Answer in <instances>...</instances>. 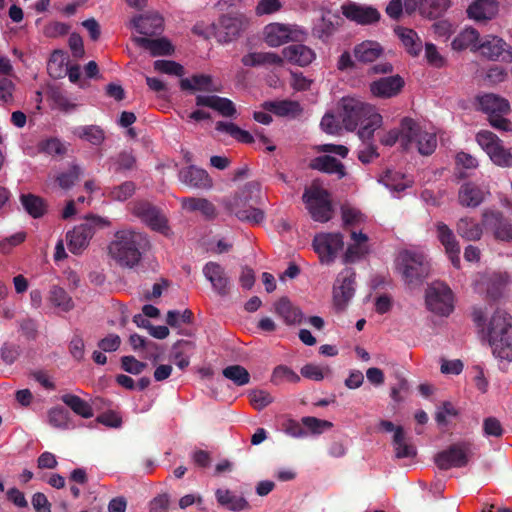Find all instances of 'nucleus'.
Instances as JSON below:
<instances>
[{
  "label": "nucleus",
  "mask_w": 512,
  "mask_h": 512,
  "mask_svg": "<svg viewBox=\"0 0 512 512\" xmlns=\"http://www.w3.org/2000/svg\"><path fill=\"white\" fill-rule=\"evenodd\" d=\"M472 319L488 338L495 357L512 361V316L503 310H496L486 323L485 311L476 307Z\"/></svg>",
  "instance_id": "obj_1"
},
{
  "label": "nucleus",
  "mask_w": 512,
  "mask_h": 512,
  "mask_svg": "<svg viewBox=\"0 0 512 512\" xmlns=\"http://www.w3.org/2000/svg\"><path fill=\"white\" fill-rule=\"evenodd\" d=\"M148 247L146 235L132 229H123L115 233L108 246V253L119 266L133 268L140 262L142 251Z\"/></svg>",
  "instance_id": "obj_2"
},
{
  "label": "nucleus",
  "mask_w": 512,
  "mask_h": 512,
  "mask_svg": "<svg viewBox=\"0 0 512 512\" xmlns=\"http://www.w3.org/2000/svg\"><path fill=\"white\" fill-rule=\"evenodd\" d=\"M260 195V184L256 181L246 183L233 196L223 198L221 204L227 212L234 214L240 221L259 224L264 219V212L253 207Z\"/></svg>",
  "instance_id": "obj_3"
},
{
  "label": "nucleus",
  "mask_w": 512,
  "mask_h": 512,
  "mask_svg": "<svg viewBox=\"0 0 512 512\" xmlns=\"http://www.w3.org/2000/svg\"><path fill=\"white\" fill-rule=\"evenodd\" d=\"M396 267L404 282L411 288L420 286L430 274V263L424 253L417 250L400 251Z\"/></svg>",
  "instance_id": "obj_4"
},
{
  "label": "nucleus",
  "mask_w": 512,
  "mask_h": 512,
  "mask_svg": "<svg viewBox=\"0 0 512 512\" xmlns=\"http://www.w3.org/2000/svg\"><path fill=\"white\" fill-rule=\"evenodd\" d=\"M415 144L422 155H430L437 147V138L434 133L427 132L412 118L401 120V146L409 150Z\"/></svg>",
  "instance_id": "obj_5"
},
{
  "label": "nucleus",
  "mask_w": 512,
  "mask_h": 512,
  "mask_svg": "<svg viewBox=\"0 0 512 512\" xmlns=\"http://www.w3.org/2000/svg\"><path fill=\"white\" fill-rule=\"evenodd\" d=\"M110 226V222L100 216L89 215L85 221L66 233V243L69 251L75 255L81 254L90 243L97 228Z\"/></svg>",
  "instance_id": "obj_6"
},
{
  "label": "nucleus",
  "mask_w": 512,
  "mask_h": 512,
  "mask_svg": "<svg viewBox=\"0 0 512 512\" xmlns=\"http://www.w3.org/2000/svg\"><path fill=\"white\" fill-rule=\"evenodd\" d=\"M302 200L314 221L325 223L332 218L330 193L318 182L314 181L310 187L305 188Z\"/></svg>",
  "instance_id": "obj_7"
},
{
  "label": "nucleus",
  "mask_w": 512,
  "mask_h": 512,
  "mask_svg": "<svg viewBox=\"0 0 512 512\" xmlns=\"http://www.w3.org/2000/svg\"><path fill=\"white\" fill-rule=\"evenodd\" d=\"M376 109L354 97H343L339 103V117L347 131H354L374 113Z\"/></svg>",
  "instance_id": "obj_8"
},
{
  "label": "nucleus",
  "mask_w": 512,
  "mask_h": 512,
  "mask_svg": "<svg viewBox=\"0 0 512 512\" xmlns=\"http://www.w3.org/2000/svg\"><path fill=\"white\" fill-rule=\"evenodd\" d=\"M476 142L495 165L512 166V148H505L502 140L496 134L489 130H481L476 134Z\"/></svg>",
  "instance_id": "obj_9"
},
{
  "label": "nucleus",
  "mask_w": 512,
  "mask_h": 512,
  "mask_svg": "<svg viewBox=\"0 0 512 512\" xmlns=\"http://www.w3.org/2000/svg\"><path fill=\"white\" fill-rule=\"evenodd\" d=\"M472 456V444L461 441L438 452L434 457V461L439 469L448 470L467 466Z\"/></svg>",
  "instance_id": "obj_10"
},
{
  "label": "nucleus",
  "mask_w": 512,
  "mask_h": 512,
  "mask_svg": "<svg viewBox=\"0 0 512 512\" xmlns=\"http://www.w3.org/2000/svg\"><path fill=\"white\" fill-rule=\"evenodd\" d=\"M425 302L428 310L440 316H448L454 309L453 293L442 282H433L428 286Z\"/></svg>",
  "instance_id": "obj_11"
},
{
  "label": "nucleus",
  "mask_w": 512,
  "mask_h": 512,
  "mask_svg": "<svg viewBox=\"0 0 512 512\" xmlns=\"http://www.w3.org/2000/svg\"><path fill=\"white\" fill-rule=\"evenodd\" d=\"M131 212L145 222L152 230L170 235L168 220L160 209L145 200H137L131 204Z\"/></svg>",
  "instance_id": "obj_12"
},
{
  "label": "nucleus",
  "mask_w": 512,
  "mask_h": 512,
  "mask_svg": "<svg viewBox=\"0 0 512 512\" xmlns=\"http://www.w3.org/2000/svg\"><path fill=\"white\" fill-rule=\"evenodd\" d=\"M249 24V18L243 13L222 15L215 26V36L219 42H231L237 39L249 27Z\"/></svg>",
  "instance_id": "obj_13"
},
{
  "label": "nucleus",
  "mask_w": 512,
  "mask_h": 512,
  "mask_svg": "<svg viewBox=\"0 0 512 512\" xmlns=\"http://www.w3.org/2000/svg\"><path fill=\"white\" fill-rule=\"evenodd\" d=\"M344 246L340 233H321L314 237L313 248L322 263H331Z\"/></svg>",
  "instance_id": "obj_14"
},
{
  "label": "nucleus",
  "mask_w": 512,
  "mask_h": 512,
  "mask_svg": "<svg viewBox=\"0 0 512 512\" xmlns=\"http://www.w3.org/2000/svg\"><path fill=\"white\" fill-rule=\"evenodd\" d=\"M481 54L491 61L512 63V46L497 36H488L479 45Z\"/></svg>",
  "instance_id": "obj_15"
},
{
  "label": "nucleus",
  "mask_w": 512,
  "mask_h": 512,
  "mask_svg": "<svg viewBox=\"0 0 512 512\" xmlns=\"http://www.w3.org/2000/svg\"><path fill=\"white\" fill-rule=\"evenodd\" d=\"M483 222H487L497 241L512 244V222L500 211L485 209L482 212Z\"/></svg>",
  "instance_id": "obj_16"
},
{
  "label": "nucleus",
  "mask_w": 512,
  "mask_h": 512,
  "mask_svg": "<svg viewBox=\"0 0 512 512\" xmlns=\"http://www.w3.org/2000/svg\"><path fill=\"white\" fill-rule=\"evenodd\" d=\"M449 4V0H405L404 7L408 14L418 8L423 18L435 20L446 12Z\"/></svg>",
  "instance_id": "obj_17"
},
{
  "label": "nucleus",
  "mask_w": 512,
  "mask_h": 512,
  "mask_svg": "<svg viewBox=\"0 0 512 512\" xmlns=\"http://www.w3.org/2000/svg\"><path fill=\"white\" fill-rule=\"evenodd\" d=\"M436 237L455 268H460V244L453 230L444 222L435 224Z\"/></svg>",
  "instance_id": "obj_18"
},
{
  "label": "nucleus",
  "mask_w": 512,
  "mask_h": 512,
  "mask_svg": "<svg viewBox=\"0 0 512 512\" xmlns=\"http://www.w3.org/2000/svg\"><path fill=\"white\" fill-rule=\"evenodd\" d=\"M203 274L219 296L225 297L229 295L232 286L231 280L222 265L210 261L203 267Z\"/></svg>",
  "instance_id": "obj_19"
},
{
  "label": "nucleus",
  "mask_w": 512,
  "mask_h": 512,
  "mask_svg": "<svg viewBox=\"0 0 512 512\" xmlns=\"http://www.w3.org/2000/svg\"><path fill=\"white\" fill-rule=\"evenodd\" d=\"M355 272L351 269L342 271L336 280L333 290L334 303L343 309L354 295Z\"/></svg>",
  "instance_id": "obj_20"
},
{
  "label": "nucleus",
  "mask_w": 512,
  "mask_h": 512,
  "mask_svg": "<svg viewBox=\"0 0 512 512\" xmlns=\"http://www.w3.org/2000/svg\"><path fill=\"white\" fill-rule=\"evenodd\" d=\"M341 11L347 19L360 25L374 24L381 18V14L376 8L354 2L342 5Z\"/></svg>",
  "instance_id": "obj_21"
},
{
  "label": "nucleus",
  "mask_w": 512,
  "mask_h": 512,
  "mask_svg": "<svg viewBox=\"0 0 512 512\" xmlns=\"http://www.w3.org/2000/svg\"><path fill=\"white\" fill-rule=\"evenodd\" d=\"M489 195V192L474 182L463 183L458 190V203L464 208L479 207Z\"/></svg>",
  "instance_id": "obj_22"
},
{
  "label": "nucleus",
  "mask_w": 512,
  "mask_h": 512,
  "mask_svg": "<svg viewBox=\"0 0 512 512\" xmlns=\"http://www.w3.org/2000/svg\"><path fill=\"white\" fill-rule=\"evenodd\" d=\"M510 283V276L507 272H493L481 276L479 285L485 289L487 297L493 300L501 298L506 287Z\"/></svg>",
  "instance_id": "obj_23"
},
{
  "label": "nucleus",
  "mask_w": 512,
  "mask_h": 512,
  "mask_svg": "<svg viewBox=\"0 0 512 512\" xmlns=\"http://www.w3.org/2000/svg\"><path fill=\"white\" fill-rule=\"evenodd\" d=\"M404 84L400 75L382 77L370 84V92L378 98H391L401 92Z\"/></svg>",
  "instance_id": "obj_24"
},
{
  "label": "nucleus",
  "mask_w": 512,
  "mask_h": 512,
  "mask_svg": "<svg viewBox=\"0 0 512 512\" xmlns=\"http://www.w3.org/2000/svg\"><path fill=\"white\" fill-rule=\"evenodd\" d=\"M457 234L468 242L480 241L484 234V224L478 222L474 217L463 216L455 225Z\"/></svg>",
  "instance_id": "obj_25"
},
{
  "label": "nucleus",
  "mask_w": 512,
  "mask_h": 512,
  "mask_svg": "<svg viewBox=\"0 0 512 512\" xmlns=\"http://www.w3.org/2000/svg\"><path fill=\"white\" fill-rule=\"evenodd\" d=\"M196 105L214 109L223 117H234L237 113L236 107L230 99L217 95H198Z\"/></svg>",
  "instance_id": "obj_26"
},
{
  "label": "nucleus",
  "mask_w": 512,
  "mask_h": 512,
  "mask_svg": "<svg viewBox=\"0 0 512 512\" xmlns=\"http://www.w3.org/2000/svg\"><path fill=\"white\" fill-rule=\"evenodd\" d=\"M282 55L283 60L300 67L311 64L316 57L315 52L303 44H293L283 48Z\"/></svg>",
  "instance_id": "obj_27"
},
{
  "label": "nucleus",
  "mask_w": 512,
  "mask_h": 512,
  "mask_svg": "<svg viewBox=\"0 0 512 512\" xmlns=\"http://www.w3.org/2000/svg\"><path fill=\"white\" fill-rule=\"evenodd\" d=\"M133 27L145 37L158 35L163 30V18L158 14H147L135 17Z\"/></svg>",
  "instance_id": "obj_28"
},
{
  "label": "nucleus",
  "mask_w": 512,
  "mask_h": 512,
  "mask_svg": "<svg viewBox=\"0 0 512 512\" xmlns=\"http://www.w3.org/2000/svg\"><path fill=\"white\" fill-rule=\"evenodd\" d=\"M179 179L182 183L192 188L206 189L212 185V181L207 172L195 166L181 169L179 171Z\"/></svg>",
  "instance_id": "obj_29"
},
{
  "label": "nucleus",
  "mask_w": 512,
  "mask_h": 512,
  "mask_svg": "<svg viewBox=\"0 0 512 512\" xmlns=\"http://www.w3.org/2000/svg\"><path fill=\"white\" fill-rule=\"evenodd\" d=\"M292 34L290 26L281 23H270L265 26L263 36L270 47H279L289 42Z\"/></svg>",
  "instance_id": "obj_30"
},
{
  "label": "nucleus",
  "mask_w": 512,
  "mask_h": 512,
  "mask_svg": "<svg viewBox=\"0 0 512 512\" xmlns=\"http://www.w3.org/2000/svg\"><path fill=\"white\" fill-rule=\"evenodd\" d=\"M498 4L495 0H475L467 9L469 18L477 22H486L495 17Z\"/></svg>",
  "instance_id": "obj_31"
},
{
  "label": "nucleus",
  "mask_w": 512,
  "mask_h": 512,
  "mask_svg": "<svg viewBox=\"0 0 512 512\" xmlns=\"http://www.w3.org/2000/svg\"><path fill=\"white\" fill-rule=\"evenodd\" d=\"M309 167L327 174H335L338 179L346 176V168L342 162L330 155L318 156L311 160Z\"/></svg>",
  "instance_id": "obj_32"
},
{
  "label": "nucleus",
  "mask_w": 512,
  "mask_h": 512,
  "mask_svg": "<svg viewBox=\"0 0 512 512\" xmlns=\"http://www.w3.org/2000/svg\"><path fill=\"white\" fill-rule=\"evenodd\" d=\"M343 19L330 11L323 14L313 27V35L321 40H327L341 26Z\"/></svg>",
  "instance_id": "obj_33"
},
{
  "label": "nucleus",
  "mask_w": 512,
  "mask_h": 512,
  "mask_svg": "<svg viewBox=\"0 0 512 512\" xmlns=\"http://www.w3.org/2000/svg\"><path fill=\"white\" fill-rule=\"evenodd\" d=\"M477 99L480 109L488 116L497 113H510L511 111L509 101L497 94L487 93Z\"/></svg>",
  "instance_id": "obj_34"
},
{
  "label": "nucleus",
  "mask_w": 512,
  "mask_h": 512,
  "mask_svg": "<svg viewBox=\"0 0 512 512\" xmlns=\"http://www.w3.org/2000/svg\"><path fill=\"white\" fill-rule=\"evenodd\" d=\"M351 239L353 243L348 246L345 254L344 261L346 263H353L363 258L369 253L368 236L362 232H352Z\"/></svg>",
  "instance_id": "obj_35"
},
{
  "label": "nucleus",
  "mask_w": 512,
  "mask_h": 512,
  "mask_svg": "<svg viewBox=\"0 0 512 512\" xmlns=\"http://www.w3.org/2000/svg\"><path fill=\"white\" fill-rule=\"evenodd\" d=\"M181 205L188 212H200L207 220H213L217 217L216 207L208 199L187 197L181 200Z\"/></svg>",
  "instance_id": "obj_36"
},
{
  "label": "nucleus",
  "mask_w": 512,
  "mask_h": 512,
  "mask_svg": "<svg viewBox=\"0 0 512 512\" xmlns=\"http://www.w3.org/2000/svg\"><path fill=\"white\" fill-rule=\"evenodd\" d=\"M133 41L148 50L152 56L170 55L174 51L171 42L166 38L134 37Z\"/></svg>",
  "instance_id": "obj_37"
},
{
  "label": "nucleus",
  "mask_w": 512,
  "mask_h": 512,
  "mask_svg": "<svg viewBox=\"0 0 512 512\" xmlns=\"http://www.w3.org/2000/svg\"><path fill=\"white\" fill-rule=\"evenodd\" d=\"M392 445L397 459L413 458L417 454L416 447L410 442L401 426L395 429Z\"/></svg>",
  "instance_id": "obj_38"
},
{
  "label": "nucleus",
  "mask_w": 512,
  "mask_h": 512,
  "mask_svg": "<svg viewBox=\"0 0 512 512\" xmlns=\"http://www.w3.org/2000/svg\"><path fill=\"white\" fill-rule=\"evenodd\" d=\"M245 66H283L282 56L274 52H252L242 57Z\"/></svg>",
  "instance_id": "obj_39"
},
{
  "label": "nucleus",
  "mask_w": 512,
  "mask_h": 512,
  "mask_svg": "<svg viewBox=\"0 0 512 512\" xmlns=\"http://www.w3.org/2000/svg\"><path fill=\"white\" fill-rule=\"evenodd\" d=\"M354 57L361 63L376 61L383 54V47L376 41L366 40L353 49Z\"/></svg>",
  "instance_id": "obj_40"
},
{
  "label": "nucleus",
  "mask_w": 512,
  "mask_h": 512,
  "mask_svg": "<svg viewBox=\"0 0 512 512\" xmlns=\"http://www.w3.org/2000/svg\"><path fill=\"white\" fill-rule=\"evenodd\" d=\"M394 33L399 37L404 48L411 56L416 57L421 53L423 43L413 29L397 26L394 28Z\"/></svg>",
  "instance_id": "obj_41"
},
{
  "label": "nucleus",
  "mask_w": 512,
  "mask_h": 512,
  "mask_svg": "<svg viewBox=\"0 0 512 512\" xmlns=\"http://www.w3.org/2000/svg\"><path fill=\"white\" fill-rule=\"evenodd\" d=\"M480 34L472 27L465 28L461 31L452 41L451 45L454 50L462 51L470 49L472 51H479Z\"/></svg>",
  "instance_id": "obj_42"
},
{
  "label": "nucleus",
  "mask_w": 512,
  "mask_h": 512,
  "mask_svg": "<svg viewBox=\"0 0 512 512\" xmlns=\"http://www.w3.org/2000/svg\"><path fill=\"white\" fill-rule=\"evenodd\" d=\"M275 312L287 325L300 324L303 319L301 310L295 307L287 297H282L275 303Z\"/></svg>",
  "instance_id": "obj_43"
},
{
  "label": "nucleus",
  "mask_w": 512,
  "mask_h": 512,
  "mask_svg": "<svg viewBox=\"0 0 512 512\" xmlns=\"http://www.w3.org/2000/svg\"><path fill=\"white\" fill-rule=\"evenodd\" d=\"M264 110L274 113L277 116H296L300 114L301 107L297 101L293 100H279V101H265L262 104Z\"/></svg>",
  "instance_id": "obj_44"
},
{
  "label": "nucleus",
  "mask_w": 512,
  "mask_h": 512,
  "mask_svg": "<svg viewBox=\"0 0 512 512\" xmlns=\"http://www.w3.org/2000/svg\"><path fill=\"white\" fill-rule=\"evenodd\" d=\"M215 495L218 503L231 511L238 512L249 507L244 497L237 496L227 489H218Z\"/></svg>",
  "instance_id": "obj_45"
},
{
  "label": "nucleus",
  "mask_w": 512,
  "mask_h": 512,
  "mask_svg": "<svg viewBox=\"0 0 512 512\" xmlns=\"http://www.w3.org/2000/svg\"><path fill=\"white\" fill-rule=\"evenodd\" d=\"M180 87L182 90L218 91V89L213 86L211 76L204 74L181 79Z\"/></svg>",
  "instance_id": "obj_46"
},
{
  "label": "nucleus",
  "mask_w": 512,
  "mask_h": 512,
  "mask_svg": "<svg viewBox=\"0 0 512 512\" xmlns=\"http://www.w3.org/2000/svg\"><path fill=\"white\" fill-rule=\"evenodd\" d=\"M20 201L26 212L33 218H40L46 213L47 205L43 198L34 194H22Z\"/></svg>",
  "instance_id": "obj_47"
},
{
  "label": "nucleus",
  "mask_w": 512,
  "mask_h": 512,
  "mask_svg": "<svg viewBox=\"0 0 512 512\" xmlns=\"http://www.w3.org/2000/svg\"><path fill=\"white\" fill-rule=\"evenodd\" d=\"M62 402L67 405L75 414L83 418H91L93 409L91 405L74 394H65L61 397Z\"/></svg>",
  "instance_id": "obj_48"
},
{
  "label": "nucleus",
  "mask_w": 512,
  "mask_h": 512,
  "mask_svg": "<svg viewBox=\"0 0 512 512\" xmlns=\"http://www.w3.org/2000/svg\"><path fill=\"white\" fill-rule=\"evenodd\" d=\"M195 348L191 341L180 340L173 345L172 359L174 363L184 370L189 365V353Z\"/></svg>",
  "instance_id": "obj_49"
},
{
  "label": "nucleus",
  "mask_w": 512,
  "mask_h": 512,
  "mask_svg": "<svg viewBox=\"0 0 512 512\" xmlns=\"http://www.w3.org/2000/svg\"><path fill=\"white\" fill-rule=\"evenodd\" d=\"M215 128L217 131L224 132L241 143L251 144L254 142V137L248 131L241 129L232 122L218 121Z\"/></svg>",
  "instance_id": "obj_50"
},
{
  "label": "nucleus",
  "mask_w": 512,
  "mask_h": 512,
  "mask_svg": "<svg viewBox=\"0 0 512 512\" xmlns=\"http://www.w3.org/2000/svg\"><path fill=\"white\" fill-rule=\"evenodd\" d=\"M74 134L78 138L96 146L101 145L105 140L104 130L97 125H87L79 127L74 131Z\"/></svg>",
  "instance_id": "obj_51"
},
{
  "label": "nucleus",
  "mask_w": 512,
  "mask_h": 512,
  "mask_svg": "<svg viewBox=\"0 0 512 512\" xmlns=\"http://www.w3.org/2000/svg\"><path fill=\"white\" fill-rule=\"evenodd\" d=\"M68 59L61 50H55L48 62L47 70L53 78H60L66 73Z\"/></svg>",
  "instance_id": "obj_52"
},
{
  "label": "nucleus",
  "mask_w": 512,
  "mask_h": 512,
  "mask_svg": "<svg viewBox=\"0 0 512 512\" xmlns=\"http://www.w3.org/2000/svg\"><path fill=\"white\" fill-rule=\"evenodd\" d=\"M382 120V116L376 111L364 124H360L361 128L358 131V136L363 143H370L369 141L373 138L375 130L381 127Z\"/></svg>",
  "instance_id": "obj_53"
},
{
  "label": "nucleus",
  "mask_w": 512,
  "mask_h": 512,
  "mask_svg": "<svg viewBox=\"0 0 512 512\" xmlns=\"http://www.w3.org/2000/svg\"><path fill=\"white\" fill-rule=\"evenodd\" d=\"M222 374L237 386H244L250 382L248 370L241 365H230L223 369Z\"/></svg>",
  "instance_id": "obj_54"
},
{
  "label": "nucleus",
  "mask_w": 512,
  "mask_h": 512,
  "mask_svg": "<svg viewBox=\"0 0 512 512\" xmlns=\"http://www.w3.org/2000/svg\"><path fill=\"white\" fill-rule=\"evenodd\" d=\"M136 191V184L133 181H125L112 187L108 191V197L113 201H126L131 198Z\"/></svg>",
  "instance_id": "obj_55"
},
{
  "label": "nucleus",
  "mask_w": 512,
  "mask_h": 512,
  "mask_svg": "<svg viewBox=\"0 0 512 512\" xmlns=\"http://www.w3.org/2000/svg\"><path fill=\"white\" fill-rule=\"evenodd\" d=\"M51 303L63 311H70L74 307L72 298L61 287L53 286L50 290Z\"/></svg>",
  "instance_id": "obj_56"
},
{
  "label": "nucleus",
  "mask_w": 512,
  "mask_h": 512,
  "mask_svg": "<svg viewBox=\"0 0 512 512\" xmlns=\"http://www.w3.org/2000/svg\"><path fill=\"white\" fill-rule=\"evenodd\" d=\"M114 172L120 173L132 170L136 165V157L131 151H122L117 156L110 159Z\"/></svg>",
  "instance_id": "obj_57"
},
{
  "label": "nucleus",
  "mask_w": 512,
  "mask_h": 512,
  "mask_svg": "<svg viewBox=\"0 0 512 512\" xmlns=\"http://www.w3.org/2000/svg\"><path fill=\"white\" fill-rule=\"evenodd\" d=\"M81 173V168L74 164L67 171L61 172L56 177V182L62 189H69L78 181Z\"/></svg>",
  "instance_id": "obj_58"
},
{
  "label": "nucleus",
  "mask_w": 512,
  "mask_h": 512,
  "mask_svg": "<svg viewBox=\"0 0 512 512\" xmlns=\"http://www.w3.org/2000/svg\"><path fill=\"white\" fill-rule=\"evenodd\" d=\"M53 106L65 113L71 112L77 108V104L72 102L61 90L53 89L50 93Z\"/></svg>",
  "instance_id": "obj_59"
},
{
  "label": "nucleus",
  "mask_w": 512,
  "mask_h": 512,
  "mask_svg": "<svg viewBox=\"0 0 512 512\" xmlns=\"http://www.w3.org/2000/svg\"><path fill=\"white\" fill-rule=\"evenodd\" d=\"M299 380V375L285 365L275 367L271 376V382L274 384H280L284 381L296 383Z\"/></svg>",
  "instance_id": "obj_60"
},
{
  "label": "nucleus",
  "mask_w": 512,
  "mask_h": 512,
  "mask_svg": "<svg viewBox=\"0 0 512 512\" xmlns=\"http://www.w3.org/2000/svg\"><path fill=\"white\" fill-rule=\"evenodd\" d=\"M49 423L59 429H66L69 426V412L62 407L52 408L48 413Z\"/></svg>",
  "instance_id": "obj_61"
},
{
  "label": "nucleus",
  "mask_w": 512,
  "mask_h": 512,
  "mask_svg": "<svg viewBox=\"0 0 512 512\" xmlns=\"http://www.w3.org/2000/svg\"><path fill=\"white\" fill-rule=\"evenodd\" d=\"M193 314L191 310L185 309L183 312L170 310L167 313L166 322L172 328H178L181 324H190Z\"/></svg>",
  "instance_id": "obj_62"
},
{
  "label": "nucleus",
  "mask_w": 512,
  "mask_h": 512,
  "mask_svg": "<svg viewBox=\"0 0 512 512\" xmlns=\"http://www.w3.org/2000/svg\"><path fill=\"white\" fill-rule=\"evenodd\" d=\"M153 65L154 69L160 73L176 76H182L184 74V67L175 61L156 60Z\"/></svg>",
  "instance_id": "obj_63"
},
{
  "label": "nucleus",
  "mask_w": 512,
  "mask_h": 512,
  "mask_svg": "<svg viewBox=\"0 0 512 512\" xmlns=\"http://www.w3.org/2000/svg\"><path fill=\"white\" fill-rule=\"evenodd\" d=\"M508 73L504 67L493 65L489 67L484 76V80L489 84L496 85L507 79Z\"/></svg>",
  "instance_id": "obj_64"
}]
</instances>
